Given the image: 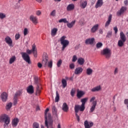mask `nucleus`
I'll use <instances>...</instances> for the list:
<instances>
[{"instance_id":"10","label":"nucleus","mask_w":128,"mask_h":128,"mask_svg":"<svg viewBox=\"0 0 128 128\" xmlns=\"http://www.w3.org/2000/svg\"><path fill=\"white\" fill-rule=\"evenodd\" d=\"M29 20L34 24H38V18L34 15L30 16Z\"/></svg>"},{"instance_id":"17","label":"nucleus","mask_w":128,"mask_h":128,"mask_svg":"<svg viewBox=\"0 0 128 128\" xmlns=\"http://www.w3.org/2000/svg\"><path fill=\"white\" fill-rule=\"evenodd\" d=\"M82 70H84V69H82V68L78 67L75 69L74 74H80L82 72Z\"/></svg>"},{"instance_id":"35","label":"nucleus","mask_w":128,"mask_h":128,"mask_svg":"<svg viewBox=\"0 0 128 128\" xmlns=\"http://www.w3.org/2000/svg\"><path fill=\"white\" fill-rule=\"evenodd\" d=\"M88 98H84L81 99L80 102L82 103V104L85 106L86 102H88Z\"/></svg>"},{"instance_id":"22","label":"nucleus","mask_w":128,"mask_h":128,"mask_svg":"<svg viewBox=\"0 0 128 128\" xmlns=\"http://www.w3.org/2000/svg\"><path fill=\"white\" fill-rule=\"evenodd\" d=\"M86 6H88V1L86 0L80 2V8H86Z\"/></svg>"},{"instance_id":"8","label":"nucleus","mask_w":128,"mask_h":128,"mask_svg":"<svg viewBox=\"0 0 128 128\" xmlns=\"http://www.w3.org/2000/svg\"><path fill=\"white\" fill-rule=\"evenodd\" d=\"M85 108L86 106L82 104L81 106L76 105L74 106V112H78V110H80V112H84Z\"/></svg>"},{"instance_id":"63","label":"nucleus","mask_w":128,"mask_h":128,"mask_svg":"<svg viewBox=\"0 0 128 128\" xmlns=\"http://www.w3.org/2000/svg\"><path fill=\"white\" fill-rule=\"evenodd\" d=\"M124 4L125 6H128V0H125L124 1Z\"/></svg>"},{"instance_id":"33","label":"nucleus","mask_w":128,"mask_h":128,"mask_svg":"<svg viewBox=\"0 0 128 128\" xmlns=\"http://www.w3.org/2000/svg\"><path fill=\"white\" fill-rule=\"evenodd\" d=\"M50 110V109L48 108H47L46 110H45V112H44V118H45V120H48V112Z\"/></svg>"},{"instance_id":"52","label":"nucleus","mask_w":128,"mask_h":128,"mask_svg":"<svg viewBox=\"0 0 128 128\" xmlns=\"http://www.w3.org/2000/svg\"><path fill=\"white\" fill-rule=\"evenodd\" d=\"M45 126L47 128H49L48 127V119L45 120Z\"/></svg>"},{"instance_id":"1","label":"nucleus","mask_w":128,"mask_h":128,"mask_svg":"<svg viewBox=\"0 0 128 128\" xmlns=\"http://www.w3.org/2000/svg\"><path fill=\"white\" fill-rule=\"evenodd\" d=\"M34 82L36 86V96H40V94H42V86L40 80V78H38V76H35L34 78Z\"/></svg>"},{"instance_id":"13","label":"nucleus","mask_w":128,"mask_h":128,"mask_svg":"<svg viewBox=\"0 0 128 128\" xmlns=\"http://www.w3.org/2000/svg\"><path fill=\"white\" fill-rule=\"evenodd\" d=\"M6 43L8 44L9 46H12V40L9 36H6L4 40Z\"/></svg>"},{"instance_id":"40","label":"nucleus","mask_w":128,"mask_h":128,"mask_svg":"<svg viewBox=\"0 0 128 128\" xmlns=\"http://www.w3.org/2000/svg\"><path fill=\"white\" fill-rule=\"evenodd\" d=\"M58 22H64V24H66V22H68V21L66 20V18H61L58 20Z\"/></svg>"},{"instance_id":"24","label":"nucleus","mask_w":128,"mask_h":128,"mask_svg":"<svg viewBox=\"0 0 128 128\" xmlns=\"http://www.w3.org/2000/svg\"><path fill=\"white\" fill-rule=\"evenodd\" d=\"M19 122H20V120H18V118H16L14 119L12 122V126H14V127L16 126H18V124Z\"/></svg>"},{"instance_id":"16","label":"nucleus","mask_w":128,"mask_h":128,"mask_svg":"<svg viewBox=\"0 0 128 128\" xmlns=\"http://www.w3.org/2000/svg\"><path fill=\"white\" fill-rule=\"evenodd\" d=\"M84 126L85 128H90L94 126V122H90L88 124V122L86 120L84 122Z\"/></svg>"},{"instance_id":"31","label":"nucleus","mask_w":128,"mask_h":128,"mask_svg":"<svg viewBox=\"0 0 128 128\" xmlns=\"http://www.w3.org/2000/svg\"><path fill=\"white\" fill-rule=\"evenodd\" d=\"M56 32H58V28H54L51 31V34L52 36L56 35Z\"/></svg>"},{"instance_id":"44","label":"nucleus","mask_w":128,"mask_h":128,"mask_svg":"<svg viewBox=\"0 0 128 128\" xmlns=\"http://www.w3.org/2000/svg\"><path fill=\"white\" fill-rule=\"evenodd\" d=\"M76 93V89L74 88H72L70 91V94L72 96H74V94Z\"/></svg>"},{"instance_id":"49","label":"nucleus","mask_w":128,"mask_h":128,"mask_svg":"<svg viewBox=\"0 0 128 128\" xmlns=\"http://www.w3.org/2000/svg\"><path fill=\"white\" fill-rule=\"evenodd\" d=\"M1 100L2 102H5L8 100V96H1Z\"/></svg>"},{"instance_id":"48","label":"nucleus","mask_w":128,"mask_h":128,"mask_svg":"<svg viewBox=\"0 0 128 128\" xmlns=\"http://www.w3.org/2000/svg\"><path fill=\"white\" fill-rule=\"evenodd\" d=\"M56 10H53L50 14L52 16H56Z\"/></svg>"},{"instance_id":"12","label":"nucleus","mask_w":128,"mask_h":128,"mask_svg":"<svg viewBox=\"0 0 128 128\" xmlns=\"http://www.w3.org/2000/svg\"><path fill=\"white\" fill-rule=\"evenodd\" d=\"M48 122L49 126H50V128H54V127L52 126V124H54V120L52 118V114L50 113H48Z\"/></svg>"},{"instance_id":"56","label":"nucleus","mask_w":128,"mask_h":128,"mask_svg":"<svg viewBox=\"0 0 128 128\" xmlns=\"http://www.w3.org/2000/svg\"><path fill=\"white\" fill-rule=\"evenodd\" d=\"M36 16H40V14H42V12H40V10H38L36 11Z\"/></svg>"},{"instance_id":"53","label":"nucleus","mask_w":128,"mask_h":128,"mask_svg":"<svg viewBox=\"0 0 128 128\" xmlns=\"http://www.w3.org/2000/svg\"><path fill=\"white\" fill-rule=\"evenodd\" d=\"M8 93L6 92H2L0 96H8Z\"/></svg>"},{"instance_id":"46","label":"nucleus","mask_w":128,"mask_h":128,"mask_svg":"<svg viewBox=\"0 0 128 128\" xmlns=\"http://www.w3.org/2000/svg\"><path fill=\"white\" fill-rule=\"evenodd\" d=\"M28 34V28H24V36H26Z\"/></svg>"},{"instance_id":"42","label":"nucleus","mask_w":128,"mask_h":128,"mask_svg":"<svg viewBox=\"0 0 128 128\" xmlns=\"http://www.w3.org/2000/svg\"><path fill=\"white\" fill-rule=\"evenodd\" d=\"M102 46V43L98 42L96 44V48H100Z\"/></svg>"},{"instance_id":"27","label":"nucleus","mask_w":128,"mask_h":128,"mask_svg":"<svg viewBox=\"0 0 128 128\" xmlns=\"http://www.w3.org/2000/svg\"><path fill=\"white\" fill-rule=\"evenodd\" d=\"M62 110H64V112H68V106L66 103L64 102L63 104Z\"/></svg>"},{"instance_id":"38","label":"nucleus","mask_w":128,"mask_h":128,"mask_svg":"<svg viewBox=\"0 0 128 128\" xmlns=\"http://www.w3.org/2000/svg\"><path fill=\"white\" fill-rule=\"evenodd\" d=\"M112 36V32L108 31L107 32V34L106 36V38H110Z\"/></svg>"},{"instance_id":"64","label":"nucleus","mask_w":128,"mask_h":128,"mask_svg":"<svg viewBox=\"0 0 128 128\" xmlns=\"http://www.w3.org/2000/svg\"><path fill=\"white\" fill-rule=\"evenodd\" d=\"M124 102L126 106L128 105V99H126L124 101Z\"/></svg>"},{"instance_id":"7","label":"nucleus","mask_w":128,"mask_h":128,"mask_svg":"<svg viewBox=\"0 0 128 128\" xmlns=\"http://www.w3.org/2000/svg\"><path fill=\"white\" fill-rule=\"evenodd\" d=\"M90 102H92V106L90 109L91 112H94V110H96V106L97 100H96V97H92L90 100Z\"/></svg>"},{"instance_id":"60","label":"nucleus","mask_w":128,"mask_h":128,"mask_svg":"<svg viewBox=\"0 0 128 128\" xmlns=\"http://www.w3.org/2000/svg\"><path fill=\"white\" fill-rule=\"evenodd\" d=\"M33 54L34 58H38V51L34 52V53H33Z\"/></svg>"},{"instance_id":"11","label":"nucleus","mask_w":128,"mask_h":128,"mask_svg":"<svg viewBox=\"0 0 128 128\" xmlns=\"http://www.w3.org/2000/svg\"><path fill=\"white\" fill-rule=\"evenodd\" d=\"M52 112L55 120H58V109L56 106H52Z\"/></svg>"},{"instance_id":"58","label":"nucleus","mask_w":128,"mask_h":128,"mask_svg":"<svg viewBox=\"0 0 128 128\" xmlns=\"http://www.w3.org/2000/svg\"><path fill=\"white\" fill-rule=\"evenodd\" d=\"M76 113V116L77 118V120L78 122H80V116H78V112H75Z\"/></svg>"},{"instance_id":"45","label":"nucleus","mask_w":128,"mask_h":128,"mask_svg":"<svg viewBox=\"0 0 128 128\" xmlns=\"http://www.w3.org/2000/svg\"><path fill=\"white\" fill-rule=\"evenodd\" d=\"M62 60H58V62H57L58 68H60V66H62Z\"/></svg>"},{"instance_id":"26","label":"nucleus","mask_w":128,"mask_h":128,"mask_svg":"<svg viewBox=\"0 0 128 128\" xmlns=\"http://www.w3.org/2000/svg\"><path fill=\"white\" fill-rule=\"evenodd\" d=\"M86 94V92L82 90H80L78 89L77 90L76 96H82Z\"/></svg>"},{"instance_id":"55","label":"nucleus","mask_w":128,"mask_h":128,"mask_svg":"<svg viewBox=\"0 0 128 128\" xmlns=\"http://www.w3.org/2000/svg\"><path fill=\"white\" fill-rule=\"evenodd\" d=\"M20 34H16L15 36V40H18L20 38Z\"/></svg>"},{"instance_id":"4","label":"nucleus","mask_w":128,"mask_h":128,"mask_svg":"<svg viewBox=\"0 0 128 128\" xmlns=\"http://www.w3.org/2000/svg\"><path fill=\"white\" fill-rule=\"evenodd\" d=\"M10 120V117L6 114H4L0 116V122H4V128H6V126H8Z\"/></svg>"},{"instance_id":"41","label":"nucleus","mask_w":128,"mask_h":128,"mask_svg":"<svg viewBox=\"0 0 128 128\" xmlns=\"http://www.w3.org/2000/svg\"><path fill=\"white\" fill-rule=\"evenodd\" d=\"M32 54H34V52L36 51V44H34L32 46Z\"/></svg>"},{"instance_id":"18","label":"nucleus","mask_w":128,"mask_h":128,"mask_svg":"<svg viewBox=\"0 0 128 128\" xmlns=\"http://www.w3.org/2000/svg\"><path fill=\"white\" fill-rule=\"evenodd\" d=\"M34 86H32V85H30L27 88V92L30 94H34Z\"/></svg>"},{"instance_id":"61","label":"nucleus","mask_w":128,"mask_h":128,"mask_svg":"<svg viewBox=\"0 0 128 128\" xmlns=\"http://www.w3.org/2000/svg\"><path fill=\"white\" fill-rule=\"evenodd\" d=\"M114 30L115 34H118V27L116 26L114 27Z\"/></svg>"},{"instance_id":"50","label":"nucleus","mask_w":128,"mask_h":128,"mask_svg":"<svg viewBox=\"0 0 128 128\" xmlns=\"http://www.w3.org/2000/svg\"><path fill=\"white\" fill-rule=\"evenodd\" d=\"M77 60H78V58L76 57V56L74 55L72 57V62H76Z\"/></svg>"},{"instance_id":"34","label":"nucleus","mask_w":128,"mask_h":128,"mask_svg":"<svg viewBox=\"0 0 128 128\" xmlns=\"http://www.w3.org/2000/svg\"><path fill=\"white\" fill-rule=\"evenodd\" d=\"M22 94V90H18V91L16 92L14 96H20Z\"/></svg>"},{"instance_id":"37","label":"nucleus","mask_w":128,"mask_h":128,"mask_svg":"<svg viewBox=\"0 0 128 128\" xmlns=\"http://www.w3.org/2000/svg\"><path fill=\"white\" fill-rule=\"evenodd\" d=\"M98 90H100V86H97L92 89V92H98Z\"/></svg>"},{"instance_id":"29","label":"nucleus","mask_w":128,"mask_h":128,"mask_svg":"<svg viewBox=\"0 0 128 128\" xmlns=\"http://www.w3.org/2000/svg\"><path fill=\"white\" fill-rule=\"evenodd\" d=\"M16 56H12V58H10L9 60V64H12L16 62Z\"/></svg>"},{"instance_id":"39","label":"nucleus","mask_w":128,"mask_h":128,"mask_svg":"<svg viewBox=\"0 0 128 128\" xmlns=\"http://www.w3.org/2000/svg\"><path fill=\"white\" fill-rule=\"evenodd\" d=\"M32 128H40V124L36 122H34L32 124Z\"/></svg>"},{"instance_id":"62","label":"nucleus","mask_w":128,"mask_h":128,"mask_svg":"<svg viewBox=\"0 0 128 128\" xmlns=\"http://www.w3.org/2000/svg\"><path fill=\"white\" fill-rule=\"evenodd\" d=\"M118 68H116L114 71V74H118Z\"/></svg>"},{"instance_id":"30","label":"nucleus","mask_w":128,"mask_h":128,"mask_svg":"<svg viewBox=\"0 0 128 128\" xmlns=\"http://www.w3.org/2000/svg\"><path fill=\"white\" fill-rule=\"evenodd\" d=\"M62 84L63 88H65L66 86H68V83L66 82V79L62 80Z\"/></svg>"},{"instance_id":"59","label":"nucleus","mask_w":128,"mask_h":128,"mask_svg":"<svg viewBox=\"0 0 128 128\" xmlns=\"http://www.w3.org/2000/svg\"><path fill=\"white\" fill-rule=\"evenodd\" d=\"M38 68H42V63L40 62H38Z\"/></svg>"},{"instance_id":"23","label":"nucleus","mask_w":128,"mask_h":128,"mask_svg":"<svg viewBox=\"0 0 128 128\" xmlns=\"http://www.w3.org/2000/svg\"><path fill=\"white\" fill-rule=\"evenodd\" d=\"M66 24H67L66 26L68 28H72V26H74L76 24V20H72L70 23L68 22H66Z\"/></svg>"},{"instance_id":"3","label":"nucleus","mask_w":128,"mask_h":128,"mask_svg":"<svg viewBox=\"0 0 128 128\" xmlns=\"http://www.w3.org/2000/svg\"><path fill=\"white\" fill-rule=\"evenodd\" d=\"M66 36H63L60 38V44L62 45V50L64 52L66 50V48L70 44V41L68 40H66Z\"/></svg>"},{"instance_id":"28","label":"nucleus","mask_w":128,"mask_h":128,"mask_svg":"<svg viewBox=\"0 0 128 128\" xmlns=\"http://www.w3.org/2000/svg\"><path fill=\"white\" fill-rule=\"evenodd\" d=\"M42 64H44V66H48V57L47 56H45V59L43 60Z\"/></svg>"},{"instance_id":"57","label":"nucleus","mask_w":128,"mask_h":128,"mask_svg":"<svg viewBox=\"0 0 128 128\" xmlns=\"http://www.w3.org/2000/svg\"><path fill=\"white\" fill-rule=\"evenodd\" d=\"M60 100V96H56L55 98V102H58Z\"/></svg>"},{"instance_id":"2","label":"nucleus","mask_w":128,"mask_h":128,"mask_svg":"<svg viewBox=\"0 0 128 128\" xmlns=\"http://www.w3.org/2000/svg\"><path fill=\"white\" fill-rule=\"evenodd\" d=\"M32 52V50L30 49H27L26 52H21L20 54L22 56V58L26 62L28 63V64H32V61H30V57L29 54H30Z\"/></svg>"},{"instance_id":"47","label":"nucleus","mask_w":128,"mask_h":128,"mask_svg":"<svg viewBox=\"0 0 128 128\" xmlns=\"http://www.w3.org/2000/svg\"><path fill=\"white\" fill-rule=\"evenodd\" d=\"M48 67L52 68V60H50L49 62H48Z\"/></svg>"},{"instance_id":"19","label":"nucleus","mask_w":128,"mask_h":128,"mask_svg":"<svg viewBox=\"0 0 128 128\" xmlns=\"http://www.w3.org/2000/svg\"><path fill=\"white\" fill-rule=\"evenodd\" d=\"M112 14H110L108 17V20L106 22L105 24V28H107L108 26H110V22H112Z\"/></svg>"},{"instance_id":"15","label":"nucleus","mask_w":128,"mask_h":128,"mask_svg":"<svg viewBox=\"0 0 128 128\" xmlns=\"http://www.w3.org/2000/svg\"><path fill=\"white\" fill-rule=\"evenodd\" d=\"M104 5L103 0H98L95 5L96 8H102Z\"/></svg>"},{"instance_id":"51","label":"nucleus","mask_w":128,"mask_h":128,"mask_svg":"<svg viewBox=\"0 0 128 128\" xmlns=\"http://www.w3.org/2000/svg\"><path fill=\"white\" fill-rule=\"evenodd\" d=\"M6 18V14H4L3 13H0V18L2 20Z\"/></svg>"},{"instance_id":"25","label":"nucleus","mask_w":128,"mask_h":128,"mask_svg":"<svg viewBox=\"0 0 128 128\" xmlns=\"http://www.w3.org/2000/svg\"><path fill=\"white\" fill-rule=\"evenodd\" d=\"M74 9V4H69L66 8V10L68 12H70V10H72Z\"/></svg>"},{"instance_id":"9","label":"nucleus","mask_w":128,"mask_h":128,"mask_svg":"<svg viewBox=\"0 0 128 128\" xmlns=\"http://www.w3.org/2000/svg\"><path fill=\"white\" fill-rule=\"evenodd\" d=\"M128 8L126 6H122L120 9L116 12V16H120L122 14H124L125 12H126Z\"/></svg>"},{"instance_id":"5","label":"nucleus","mask_w":128,"mask_h":128,"mask_svg":"<svg viewBox=\"0 0 128 128\" xmlns=\"http://www.w3.org/2000/svg\"><path fill=\"white\" fill-rule=\"evenodd\" d=\"M120 39L118 41V46L122 48V46H124V42H126V38L123 32H120Z\"/></svg>"},{"instance_id":"54","label":"nucleus","mask_w":128,"mask_h":128,"mask_svg":"<svg viewBox=\"0 0 128 128\" xmlns=\"http://www.w3.org/2000/svg\"><path fill=\"white\" fill-rule=\"evenodd\" d=\"M70 68L71 70H72L74 68V63H72L70 64Z\"/></svg>"},{"instance_id":"14","label":"nucleus","mask_w":128,"mask_h":128,"mask_svg":"<svg viewBox=\"0 0 128 128\" xmlns=\"http://www.w3.org/2000/svg\"><path fill=\"white\" fill-rule=\"evenodd\" d=\"M94 38H88L86 40H85V44H94Z\"/></svg>"},{"instance_id":"43","label":"nucleus","mask_w":128,"mask_h":128,"mask_svg":"<svg viewBox=\"0 0 128 128\" xmlns=\"http://www.w3.org/2000/svg\"><path fill=\"white\" fill-rule=\"evenodd\" d=\"M12 106V103H8L6 106V110H10Z\"/></svg>"},{"instance_id":"21","label":"nucleus","mask_w":128,"mask_h":128,"mask_svg":"<svg viewBox=\"0 0 128 128\" xmlns=\"http://www.w3.org/2000/svg\"><path fill=\"white\" fill-rule=\"evenodd\" d=\"M98 29V24H96L94 25L92 28H91V32L92 34H94L96 30Z\"/></svg>"},{"instance_id":"36","label":"nucleus","mask_w":128,"mask_h":128,"mask_svg":"<svg viewBox=\"0 0 128 128\" xmlns=\"http://www.w3.org/2000/svg\"><path fill=\"white\" fill-rule=\"evenodd\" d=\"M86 72L88 76H90L92 74V70L90 68H88L86 70Z\"/></svg>"},{"instance_id":"6","label":"nucleus","mask_w":128,"mask_h":128,"mask_svg":"<svg viewBox=\"0 0 128 128\" xmlns=\"http://www.w3.org/2000/svg\"><path fill=\"white\" fill-rule=\"evenodd\" d=\"M100 54L102 56H104L106 58H110V56H112V52L108 48H105L100 52Z\"/></svg>"},{"instance_id":"32","label":"nucleus","mask_w":128,"mask_h":128,"mask_svg":"<svg viewBox=\"0 0 128 128\" xmlns=\"http://www.w3.org/2000/svg\"><path fill=\"white\" fill-rule=\"evenodd\" d=\"M13 104L14 106H16L18 102V97L14 96L13 98Z\"/></svg>"},{"instance_id":"20","label":"nucleus","mask_w":128,"mask_h":128,"mask_svg":"<svg viewBox=\"0 0 128 128\" xmlns=\"http://www.w3.org/2000/svg\"><path fill=\"white\" fill-rule=\"evenodd\" d=\"M84 58H79L78 59L77 62L78 64H80V66H84Z\"/></svg>"}]
</instances>
